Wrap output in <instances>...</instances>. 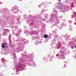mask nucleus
<instances>
[{
    "label": "nucleus",
    "instance_id": "nucleus-2",
    "mask_svg": "<svg viewBox=\"0 0 76 76\" xmlns=\"http://www.w3.org/2000/svg\"><path fill=\"white\" fill-rule=\"evenodd\" d=\"M2 45H6V46H7V43L6 42L3 43H2Z\"/></svg>",
    "mask_w": 76,
    "mask_h": 76
},
{
    "label": "nucleus",
    "instance_id": "nucleus-3",
    "mask_svg": "<svg viewBox=\"0 0 76 76\" xmlns=\"http://www.w3.org/2000/svg\"><path fill=\"white\" fill-rule=\"evenodd\" d=\"M1 47H2V48H5V46L4 45H2Z\"/></svg>",
    "mask_w": 76,
    "mask_h": 76
},
{
    "label": "nucleus",
    "instance_id": "nucleus-4",
    "mask_svg": "<svg viewBox=\"0 0 76 76\" xmlns=\"http://www.w3.org/2000/svg\"><path fill=\"white\" fill-rule=\"evenodd\" d=\"M59 1H61V0H59Z\"/></svg>",
    "mask_w": 76,
    "mask_h": 76
},
{
    "label": "nucleus",
    "instance_id": "nucleus-1",
    "mask_svg": "<svg viewBox=\"0 0 76 76\" xmlns=\"http://www.w3.org/2000/svg\"><path fill=\"white\" fill-rule=\"evenodd\" d=\"M48 37V35H45V34L44 35V38H47V37Z\"/></svg>",
    "mask_w": 76,
    "mask_h": 76
},
{
    "label": "nucleus",
    "instance_id": "nucleus-5",
    "mask_svg": "<svg viewBox=\"0 0 76 76\" xmlns=\"http://www.w3.org/2000/svg\"><path fill=\"white\" fill-rule=\"evenodd\" d=\"M75 47L76 48V45L75 46Z\"/></svg>",
    "mask_w": 76,
    "mask_h": 76
}]
</instances>
